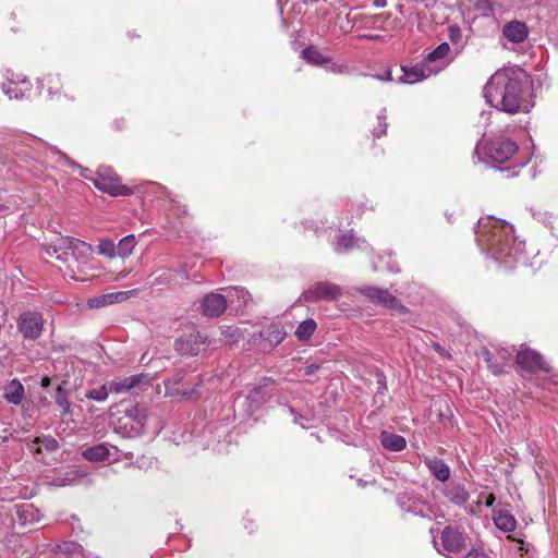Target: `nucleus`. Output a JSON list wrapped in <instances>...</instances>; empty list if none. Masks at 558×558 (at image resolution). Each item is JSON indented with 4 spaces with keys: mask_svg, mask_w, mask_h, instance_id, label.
<instances>
[{
    "mask_svg": "<svg viewBox=\"0 0 558 558\" xmlns=\"http://www.w3.org/2000/svg\"><path fill=\"white\" fill-rule=\"evenodd\" d=\"M494 523L504 532H512L517 526L514 517L501 509H494Z\"/></svg>",
    "mask_w": 558,
    "mask_h": 558,
    "instance_id": "23",
    "label": "nucleus"
},
{
    "mask_svg": "<svg viewBox=\"0 0 558 558\" xmlns=\"http://www.w3.org/2000/svg\"><path fill=\"white\" fill-rule=\"evenodd\" d=\"M502 34L509 41L519 44L526 39L529 31L525 23L520 21H511L505 24Z\"/></svg>",
    "mask_w": 558,
    "mask_h": 558,
    "instance_id": "16",
    "label": "nucleus"
},
{
    "mask_svg": "<svg viewBox=\"0 0 558 558\" xmlns=\"http://www.w3.org/2000/svg\"><path fill=\"white\" fill-rule=\"evenodd\" d=\"M45 84H47L48 93H49V96H51V97L53 95L58 94L59 90H60V87H61L59 75L49 74V75H47L44 78L38 81V87L39 88H43L45 86Z\"/></svg>",
    "mask_w": 558,
    "mask_h": 558,
    "instance_id": "34",
    "label": "nucleus"
},
{
    "mask_svg": "<svg viewBox=\"0 0 558 558\" xmlns=\"http://www.w3.org/2000/svg\"><path fill=\"white\" fill-rule=\"evenodd\" d=\"M484 502L486 507H492L495 502V496L493 494L487 495Z\"/></svg>",
    "mask_w": 558,
    "mask_h": 558,
    "instance_id": "46",
    "label": "nucleus"
},
{
    "mask_svg": "<svg viewBox=\"0 0 558 558\" xmlns=\"http://www.w3.org/2000/svg\"><path fill=\"white\" fill-rule=\"evenodd\" d=\"M485 155L495 162L509 160L518 150V145L511 140L498 137L485 144Z\"/></svg>",
    "mask_w": 558,
    "mask_h": 558,
    "instance_id": "6",
    "label": "nucleus"
},
{
    "mask_svg": "<svg viewBox=\"0 0 558 558\" xmlns=\"http://www.w3.org/2000/svg\"><path fill=\"white\" fill-rule=\"evenodd\" d=\"M341 295L338 286L328 282H319L303 292L302 298L305 302H316L319 300H337Z\"/></svg>",
    "mask_w": 558,
    "mask_h": 558,
    "instance_id": "10",
    "label": "nucleus"
},
{
    "mask_svg": "<svg viewBox=\"0 0 558 558\" xmlns=\"http://www.w3.org/2000/svg\"><path fill=\"white\" fill-rule=\"evenodd\" d=\"M362 38H366V39H378L379 36L378 35H363Z\"/></svg>",
    "mask_w": 558,
    "mask_h": 558,
    "instance_id": "52",
    "label": "nucleus"
},
{
    "mask_svg": "<svg viewBox=\"0 0 558 558\" xmlns=\"http://www.w3.org/2000/svg\"><path fill=\"white\" fill-rule=\"evenodd\" d=\"M477 240L486 245L492 256L499 263L512 266L523 253V242L513 236V228L499 219H481L477 226Z\"/></svg>",
    "mask_w": 558,
    "mask_h": 558,
    "instance_id": "2",
    "label": "nucleus"
},
{
    "mask_svg": "<svg viewBox=\"0 0 558 558\" xmlns=\"http://www.w3.org/2000/svg\"><path fill=\"white\" fill-rule=\"evenodd\" d=\"M433 348L437 351L441 356L449 359L450 354L437 342L433 343Z\"/></svg>",
    "mask_w": 558,
    "mask_h": 558,
    "instance_id": "45",
    "label": "nucleus"
},
{
    "mask_svg": "<svg viewBox=\"0 0 558 558\" xmlns=\"http://www.w3.org/2000/svg\"><path fill=\"white\" fill-rule=\"evenodd\" d=\"M483 356H484L485 362L488 364V367L490 368V371L495 375H498V374L502 373L504 367L507 365V361H506V356L505 355H502V362L499 363V364L493 363L492 354L487 350L484 351Z\"/></svg>",
    "mask_w": 558,
    "mask_h": 558,
    "instance_id": "38",
    "label": "nucleus"
},
{
    "mask_svg": "<svg viewBox=\"0 0 558 558\" xmlns=\"http://www.w3.org/2000/svg\"><path fill=\"white\" fill-rule=\"evenodd\" d=\"M361 292L375 304L385 306L399 313L407 312V308L397 300L396 296L390 294L387 289L364 287L361 289Z\"/></svg>",
    "mask_w": 558,
    "mask_h": 558,
    "instance_id": "8",
    "label": "nucleus"
},
{
    "mask_svg": "<svg viewBox=\"0 0 558 558\" xmlns=\"http://www.w3.org/2000/svg\"><path fill=\"white\" fill-rule=\"evenodd\" d=\"M136 240L133 234L122 238L117 244L118 256L125 258L130 256L135 247Z\"/></svg>",
    "mask_w": 558,
    "mask_h": 558,
    "instance_id": "32",
    "label": "nucleus"
},
{
    "mask_svg": "<svg viewBox=\"0 0 558 558\" xmlns=\"http://www.w3.org/2000/svg\"><path fill=\"white\" fill-rule=\"evenodd\" d=\"M3 397L9 403L19 405L25 397L24 386L16 378L12 379L5 385Z\"/></svg>",
    "mask_w": 558,
    "mask_h": 558,
    "instance_id": "20",
    "label": "nucleus"
},
{
    "mask_svg": "<svg viewBox=\"0 0 558 558\" xmlns=\"http://www.w3.org/2000/svg\"><path fill=\"white\" fill-rule=\"evenodd\" d=\"M354 247H360L359 240L352 234H342L338 238L335 250L337 253H347Z\"/></svg>",
    "mask_w": 558,
    "mask_h": 558,
    "instance_id": "29",
    "label": "nucleus"
},
{
    "mask_svg": "<svg viewBox=\"0 0 558 558\" xmlns=\"http://www.w3.org/2000/svg\"><path fill=\"white\" fill-rule=\"evenodd\" d=\"M430 534L433 535L434 545L437 548L438 553L444 554V551H447V554H446L447 558H452L450 556L452 554H456V555L460 554L465 547L463 534L457 527L446 526L441 531L440 545H441L442 549H439L437 547L438 543L436 541L435 529H433V527L430 529Z\"/></svg>",
    "mask_w": 558,
    "mask_h": 558,
    "instance_id": "5",
    "label": "nucleus"
},
{
    "mask_svg": "<svg viewBox=\"0 0 558 558\" xmlns=\"http://www.w3.org/2000/svg\"><path fill=\"white\" fill-rule=\"evenodd\" d=\"M227 308L226 298L220 293H209L202 302L203 315L214 318L220 316Z\"/></svg>",
    "mask_w": 558,
    "mask_h": 558,
    "instance_id": "13",
    "label": "nucleus"
},
{
    "mask_svg": "<svg viewBox=\"0 0 558 558\" xmlns=\"http://www.w3.org/2000/svg\"><path fill=\"white\" fill-rule=\"evenodd\" d=\"M179 286V280H175V271L171 268H163L155 274L151 286Z\"/></svg>",
    "mask_w": 558,
    "mask_h": 558,
    "instance_id": "25",
    "label": "nucleus"
},
{
    "mask_svg": "<svg viewBox=\"0 0 558 558\" xmlns=\"http://www.w3.org/2000/svg\"><path fill=\"white\" fill-rule=\"evenodd\" d=\"M50 385V378L45 376L41 379V387L47 388Z\"/></svg>",
    "mask_w": 558,
    "mask_h": 558,
    "instance_id": "51",
    "label": "nucleus"
},
{
    "mask_svg": "<svg viewBox=\"0 0 558 558\" xmlns=\"http://www.w3.org/2000/svg\"><path fill=\"white\" fill-rule=\"evenodd\" d=\"M19 331L26 339L39 338L44 330V319L38 312L22 313L17 319Z\"/></svg>",
    "mask_w": 558,
    "mask_h": 558,
    "instance_id": "7",
    "label": "nucleus"
},
{
    "mask_svg": "<svg viewBox=\"0 0 558 558\" xmlns=\"http://www.w3.org/2000/svg\"><path fill=\"white\" fill-rule=\"evenodd\" d=\"M134 291H128V292H112L102 294L100 296H96L94 299L88 300V306L89 307H104L107 305H111L114 303L122 302L129 298V295L133 294Z\"/></svg>",
    "mask_w": 558,
    "mask_h": 558,
    "instance_id": "18",
    "label": "nucleus"
},
{
    "mask_svg": "<svg viewBox=\"0 0 558 558\" xmlns=\"http://www.w3.org/2000/svg\"><path fill=\"white\" fill-rule=\"evenodd\" d=\"M33 511H34V509L31 506L23 508L22 511H20V517L22 518L23 515L32 513Z\"/></svg>",
    "mask_w": 558,
    "mask_h": 558,
    "instance_id": "48",
    "label": "nucleus"
},
{
    "mask_svg": "<svg viewBox=\"0 0 558 558\" xmlns=\"http://www.w3.org/2000/svg\"><path fill=\"white\" fill-rule=\"evenodd\" d=\"M381 80L389 81L390 80V74H388L386 77H383Z\"/></svg>",
    "mask_w": 558,
    "mask_h": 558,
    "instance_id": "53",
    "label": "nucleus"
},
{
    "mask_svg": "<svg viewBox=\"0 0 558 558\" xmlns=\"http://www.w3.org/2000/svg\"><path fill=\"white\" fill-rule=\"evenodd\" d=\"M20 86L11 85L7 83L1 84L2 92L10 98V99H22L27 96L26 92H23L19 88Z\"/></svg>",
    "mask_w": 558,
    "mask_h": 558,
    "instance_id": "37",
    "label": "nucleus"
},
{
    "mask_svg": "<svg viewBox=\"0 0 558 558\" xmlns=\"http://www.w3.org/2000/svg\"><path fill=\"white\" fill-rule=\"evenodd\" d=\"M57 447H58V442H57V440H56V439H49V440L47 441L46 448H47L48 450H54Z\"/></svg>",
    "mask_w": 558,
    "mask_h": 558,
    "instance_id": "47",
    "label": "nucleus"
},
{
    "mask_svg": "<svg viewBox=\"0 0 558 558\" xmlns=\"http://www.w3.org/2000/svg\"><path fill=\"white\" fill-rule=\"evenodd\" d=\"M149 380L150 378L146 374L131 375L123 379L109 383V389L117 395L125 393L142 384H148Z\"/></svg>",
    "mask_w": 558,
    "mask_h": 558,
    "instance_id": "15",
    "label": "nucleus"
},
{
    "mask_svg": "<svg viewBox=\"0 0 558 558\" xmlns=\"http://www.w3.org/2000/svg\"><path fill=\"white\" fill-rule=\"evenodd\" d=\"M97 251L100 255L109 258H114L118 256L117 245L110 239L100 240L99 244L97 245Z\"/></svg>",
    "mask_w": 558,
    "mask_h": 558,
    "instance_id": "35",
    "label": "nucleus"
},
{
    "mask_svg": "<svg viewBox=\"0 0 558 558\" xmlns=\"http://www.w3.org/2000/svg\"><path fill=\"white\" fill-rule=\"evenodd\" d=\"M54 401L58 407L62 409V415H71V402L69 400L68 391L60 385L56 390Z\"/></svg>",
    "mask_w": 558,
    "mask_h": 558,
    "instance_id": "31",
    "label": "nucleus"
},
{
    "mask_svg": "<svg viewBox=\"0 0 558 558\" xmlns=\"http://www.w3.org/2000/svg\"><path fill=\"white\" fill-rule=\"evenodd\" d=\"M398 501L403 510L412 512L415 515L430 518L435 514V507L422 496L403 495L398 498Z\"/></svg>",
    "mask_w": 558,
    "mask_h": 558,
    "instance_id": "9",
    "label": "nucleus"
},
{
    "mask_svg": "<svg viewBox=\"0 0 558 558\" xmlns=\"http://www.w3.org/2000/svg\"><path fill=\"white\" fill-rule=\"evenodd\" d=\"M199 332H192L175 342L177 350L189 355H196L199 351Z\"/></svg>",
    "mask_w": 558,
    "mask_h": 558,
    "instance_id": "21",
    "label": "nucleus"
},
{
    "mask_svg": "<svg viewBox=\"0 0 558 558\" xmlns=\"http://www.w3.org/2000/svg\"><path fill=\"white\" fill-rule=\"evenodd\" d=\"M448 37H449L450 41L453 44L460 43L462 39L461 28L457 25H450L448 27Z\"/></svg>",
    "mask_w": 558,
    "mask_h": 558,
    "instance_id": "41",
    "label": "nucleus"
},
{
    "mask_svg": "<svg viewBox=\"0 0 558 558\" xmlns=\"http://www.w3.org/2000/svg\"><path fill=\"white\" fill-rule=\"evenodd\" d=\"M317 369V366L316 365H310L305 368V374L306 375H312L315 371Z\"/></svg>",
    "mask_w": 558,
    "mask_h": 558,
    "instance_id": "49",
    "label": "nucleus"
},
{
    "mask_svg": "<svg viewBox=\"0 0 558 558\" xmlns=\"http://www.w3.org/2000/svg\"><path fill=\"white\" fill-rule=\"evenodd\" d=\"M83 175L90 180L98 190L109 195L126 196L132 194V189L120 183V178L111 167L100 166L94 175Z\"/></svg>",
    "mask_w": 558,
    "mask_h": 558,
    "instance_id": "4",
    "label": "nucleus"
},
{
    "mask_svg": "<svg viewBox=\"0 0 558 558\" xmlns=\"http://www.w3.org/2000/svg\"><path fill=\"white\" fill-rule=\"evenodd\" d=\"M109 392H111V391L109 389V384H108V385H102L99 388L88 390L85 396L87 399L95 400L97 402H102L108 398Z\"/></svg>",
    "mask_w": 558,
    "mask_h": 558,
    "instance_id": "36",
    "label": "nucleus"
},
{
    "mask_svg": "<svg viewBox=\"0 0 558 558\" xmlns=\"http://www.w3.org/2000/svg\"><path fill=\"white\" fill-rule=\"evenodd\" d=\"M465 558H487V556L482 549L474 548L468 553Z\"/></svg>",
    "mask_w": 558,
    "mask_h": 558,
    "instance_id": "44",
    "label": "nucleus"
},
{
    "mask_svg": "<svg viewBox=\"0 0 558 558\" xmlns=\"http://www.w3.org/2000/svg\"><path fill=\"white\" fill-rule=\"evenodd\" d=\"M286 336L287 333L283 328L276 324L269 325L260 332V337L267 343L265 348L268 347L270 349L280 344L284 340Z\"/></svg>",
    "mask_w": 558,
    "mask_h": 558,
    "instance_id": "19",
    "label": "nucleus"
},
{
    "mask_svg": "<svg viewBox=\"0 0 558 558\" xmlns=\"http://www.w3.org/2000/svg\"><path fill=\"white\" fill-rule=\"evenodd\" d=\"M517 364L529 373H534L536 371H549L547 364L543 360V356L531 349H522L517 353Z\"/></svg>",
    "mask_w": 558,
    "mask_h": 558,
    "instance_id": "11",
    "label": "nucleus"
},
{
    "mask_svg": "<svg viewBox=\"0 0 558 558\" xmlns=\"http://www.w3.org/2000/svg\"><path fill=\"white\" fill-rule=\"evenodd\" d=\"M380 442L384 448L391 451H401L407 446L404 437L386 430L380 433Z\"/></svg>",
    "mask_w": 558,
    "mask_h": 558,
    "instance_id": "22",
    "label": "nucleus"
},
{
    "mask_svg": "<svg viewBox=\"0 0 558 558\" xmlns=\"http://www.w3.org/2000/svg\"><path fill=\"white\" fill-rule=\"evenodd\" d=\"M387 4L386 0H374V5L377 8H384Z\"/></svg>",
    "mask_w": 558,
    "mask_h": 558,
    "instance_id": "50",
    "label": "nucleus"
},
{
    "mask_svg": "<svg viewBox=\"0 0 558 558\" xmlns=\"http://www.w3.org/2000/svg\"><path fill=\"white\" fill-rule=\"evenodd\" d=\"M269 397L267 387L260 386L256 387L250 392L248 399L251 400L250 408H253V410L258 409Z\"/></svg>",
    "mask_w": 558,
    "mask_h": 558,
    "instance_id": "30",
    "label": "nucleus"
},
{
    "mask_svg": "<svg viewBox=\"0 0 558 558\" xmlns=\"http://www.w3.org/2000/svg\"><path fill=\"white\" fill-rule=\"evenodd\" d=\"M110 454V449L105 444L96 445L87 448L83 452V457L89 461H104Z\"/></svg>",
    "mask_w": 558,
    "mask_h": 558,
    "instance_id": "27",
    "label": "nucleus"
},
{
    "mask_svg": "<svg viewBox=\"0 0 558 558\" xmlns=\"http://www.w3.org/2000/svg\"><path fill=\"white\" fill-rule=\"evenodd\" d=\"M51 154L57 157V162L61 165H68L70 167L78 168V165L70 159L65 154L61 153L57 148H51Z\"/></svg>",
    "mask_w": 558,
    "mask_h": 558,
    "instance_id": "40",
    "label": "nucleus"
},
{
    "mask_svg": "<svg viewBox=\"0 0 558 558\" xmlns=\"http://www.w3.org/2000/svg\"><path fill=\"white\" fill-rule=\"evenodd\" d=\"M450 46L447 43L440 44L437 48L430 51L424 59L426 64L437 63L436 69H430V72H438L446 68L453 58L449 57Z\"/></svg>",
    "mask_w": 558,
    "mask_h": 558,
    "instance_id": "14",
    "label": "nucleus"
},
{
    "mask_svg": "<svg viewBox=\"0 0 558 558\" xmlns=\"http://www.w3.org/2000/svg\"><path fill=\"white\" fill-rule=\"evenodd\" d=\"M488 105L509 114L526 113L534 107L532 85L519 68L496 71L483 88Z\"/></svg>",
    "mask_w": 558,
    "mask_h": 558,
    "instance_id": "1",
    "label": "nucleus"
},
{
    "mask_svg": "<svg viewBox=\"0 0 558 558\" xmlns=\"http://www.w3.org/2000/svg\"><path fill=\"white\" fill-rule=\"evenodd\" d=\"M7 84L20 86L19 88L27 94L32 90V83L24 74H16L10 72V75L7 76Z\"/></svg>",
    "mask_w": 558,
    "mask_h": 558,
    "instance_id": "33",
    "label": "nucleus"
},
{
    "mask_svg": "<svg viewBox=\"0 0 558 558\" xmlns=\"http://www.w3.org/2000/svg\"><path fill=\"white\" fill-rule=\"evenodd\" d=\"M442 496L451 504L462 507L470 499V493L464 484L451 481L440 488Z\"/></svg>",
    "mask_w": 558,
    "mask_h": 558,
    "instance_id": "12",
    "label": "nucleus"
},
{
    "mask_svg": "<svg viewBox=\"0 0 558 558\" xmlns=\"http://www.w3.org/2000/svg\"><path fill=\"white\" fill-rule=\"evenodd\" d=\"M303 58L306 62L314 65H324L330 61L328 57H325L318 49L315 47H307L302 51Z\"/></svg>",
    "mask_w": 558,
    "mask_h": 558,
    "instance_id": "28",
    "label": "nucleus"
},
{
    "mask_svg": "<svg viewBox=\"0 0 558 558\" xmlns=\"http://www.w3.org/2000/svg\"><path fill=\"white\" fill-rule=\"evenodd\" d=\"M175 271V280H179V284L184 283L187 280V266L182 265L178 269H173Z\"/></svg>",
    "mask_w": 558,
    "mask_h": 558,
    "instance_id": "42",
    "label": "nucleus"
},
{
    "mask_svg": "<svg viewBox=\"0 0 558 558\" xmlns=\"http://www.w3.org/2000/svg\"><path fill=\"white\" fill-rule=\"evenodd\" d=\"M401 69L403 75L399 80L402 83L414 84L429 76V73L426 74L424 69L420 65L402 66Z\"/></svg>",
    "mask_w": 558,
    "mask_h": 558,
    "instance_id": "24",
    "label": "nucleus"
},
{
    "mask_svg": "<svg viewBox=\"0 0 558 558\" xmlns=\"http://www.w3.org/2000/svg\"><path fill=\"white\" fill-rule=\"evenodd\" d=\"M316 328V322L313 318H307L299 324L294 335L300 341H307L313 336Z\"/></svg>",
    "mask_w": 558,
    "mask_h": 558,
    "instance_id": "26",
    "label": "nucleus"
},
{
    "mask_svg": "<svg viewBox=\"0 0 558 558\" xmlns=\"http://www.w3.org/2000/svg\"><path fill=\"white\" fill-rule=\"evenodd\" d=\"M379 119V129L375 130L374 134L375 136H380L381 134H385L387 124L385 122H381L386 119V111L381 110L380 114L378 116Z\"/></svg>",
    "mask_w": 558,
    "mask_h": 558,
    "instance_id": "43",
    "label": "nucleus"
},
{
    "mask_svg": "<svg viewBox=\"0 0 558 558\" xmlns=\"http://www.w3.org/2000/svg\"><path fill=\"white\" fill-rule=\"evenodd\" d=\"M424 463L428 471L440 482L445 483L450 477V468L441 459L438 458H425Z\"/></svg>",
    "mask_w": 558,
    "mask_h": 558,
    "instance_id": "17",
    "label": "nucleus"
},
{
    "mask_svg": "<svg viewBox=\"0 0 558 558\" xmlns=\"http://www.w3.org/2000/svg\"><path fill=\"white\" fill-rule=\"evenodd\" d=\"M130 416L137 420V422L144 426L146 424V420L148 417L147 410L142 407H135L132 410H130Z\"/></svg>",
    "mask_w": 558,
    "mask_h": 558,
    "instance_id": "39",
    "label": "nucleus"
},
{
    "mask_svg": "<svg viewBox=\"0 0 558 558\" xmlns=\"http://www.w3.org/2000/svg\"><path fill=\"white\" fill-rule=\"evenodd\" d=\"M92 252V246L75 238H60L47 253L61 262L69 263L70 257L75 262H84Z\"/></svg>",
    "mask_w": 558,
    "mask_h": 558,
    "instance_id": "3",
    "label": "nucleus"
}]
</instances>
